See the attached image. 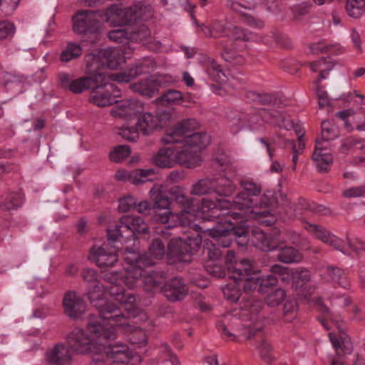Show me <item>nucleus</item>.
Listing matches in <instances>:
<instances>
[{
	"label": "nucleus",
	"mask_w": 365,
	"mask_h": 365,
	"mask_svg": "<svg viewBox=\"0 0 365 365\" xmlns=\"http://www.w3.org/2000/svg\"><path fill=\"white\" fill-rule=\"evenodd\" d=\"M124 270L125 273L122 281L128 289H133L137 284V254L135 246L125 247Z\"/></svg>",
	"instance_id": "nucleus-21"
},
{
	"label": "nucleus",
	"mask_w": 365,
	"mask_h": 365,
	"mask_svg": "<svg viewBox=\"0 0 365 365\" xmlns=\"http://www.w3.org/2000/svg\"><path fill=\"white\" fill-rule=\"evenodd\" d=\"M106 80L92 91L90 101L101 107L108 106L118 103L117 98L120 96V89L115 83Z\"/></svg>",
	"instance_id": "nucleus-20"
},
{
	"label": "nucleus",
	"mask_w": 365,
	"mask_h": 365,
	"mask_svg": "<svg viewBox=\"0 0 365 365\" xmlns=\"http://www.w3.org/2000/svg\"><path fill=\"white\" fill-rule=\"evenodd\" d=\"M182 179V175L177 170L172 171L166 179L165 184L155 185L150 190L151 198L155 207L158 209L155 216V220L162 225L160 232L166 237L170 235L167 230L178 227V225H191L194 217L207 218L209 216L215 217L219 211L216 202L207 199L200 201L185 195L182 189L177 185L169 187L170 184L178 182Z\"/></svg>",
	"instance_id": "nucleus-2"
},
{
	"label": "nucleus",
	"mask_w": 365,
	"mask_h": 365,
	"mask_svg": "<svg viewBox=\"0 0 365 365\" xmlns=\"http://www.w3.org/2000/svg\"><path fill=\"white\" fill-rule=\"evenodd\" d=\"M304 227L316 238L324 243L332 246L344 255L351 256L353 254L358 255L360 251H365V242L358 238L352 240L347 236L346 240L348 244L346 245L341 239L332 235L322 226L306 222Z\"/></svg>",
	"instance_id": "nucleus-12"
},
{
	"label": "nucleus",
	"mask_w": 365,
	"mask_h": 365,
	"mask_svg": "<svg viewBox=\"0 0 365 365\" xmlns=\"http://www.w3.org/2000/svg\"><path fill=\"white\" fill-rule=\"evenodd\" d=\"M310 278L311 274L309 270L302 268H297L292 273L293 287H294L296 289H298L299 287H303L308 284Z\"/></svg>",
	"instance_id": "nucleus-46"
},
{
	"label": "nucleus",
	"mask_w": 365,
	"mask_h": 365,
	"mask_svg": "<svg viewBox=\"0 0 365 365\" xmlns=\"http://www.w3.org/2000/svg\"><path fill=\"white\" fill-rule=\"evenodd\" d=\"M100 11L79 10L72 18L73 30L77 34H98L102 29Z\"/></svg>",
	"instance_id": "nucleus-17"
},
{
	"label": "nucleus",
	"mask_w": 365,
	"mask_h": 365,
	"mask_svg": "<svg viewBox=\"0 0 365 365\" xmlns=\"http://www.w3.org/2000/svg\"><path fill=\"white\" fill-rule=\"evenodd\" d=\"M297 304L293 300L287 301L283 307V316L284 321L290 322L295 317Z\"/></svg>",
	"instance_id": "nucleus-59"
},
{
	"label": "nucleus",
	"mask_w": 365,
	"mask_h": 365,
	"mask_svg": "<svg viewBox=\"0 0 365 365\" xmlns=\"http://www.w3.org/2000/svg\"><path fill=\"white\" fill-rule=\"evenodd\" d=\"M165 297L170 302L183 299L188 293V287L180 277H173L163 287Z\"/></svg>",
	"instance_id": "nucleus-27"
},
{
	"label": "nucleus",
	"mask_w": 365,
	"mask_h": 365,
	"mask_svg": "<svg viewBox=\"0 0 365 365\" xmlns=\"http://www.w3.org/2000/svg\"><path fill=\"white\" fill-rule=\"evenodd\" d=\"M81 277L83 280L88 283V285L94 284L98 281V275L97 272L93 269L86 268L81 272Z\"/></svg>",
	"instance_id": "nucleus-63"
},
{
	"label": "nucleus",
	"mask_w": 365,
	"mask_h": 365,
	"mask_svg": "<svg viewBox=\"0 0 365 365\" xmlns=\"http://www.w3.org/2000/svg\"><path fill=\"white\" fill-rule=\"evenodd\" d=\"M271 272L265 277H262L259 272L252 264V269L245 274L247 278L242 284L245 292L257 289L258 292H267L277 284L279 279L285 280L289 275L287 268L279 264L272 266Z\"/></svg>",
	"instance_id": "nucleus-13"
},
{
	"label": "nucleus",
	"mask_w": 365,
	"mask_h": 365,
	"mask_svg": "<svg viewBox=\"0 0 365 365\" xmlns=\"http://www.w3.org/2000/svg\"><path fill=\"white\" fill-rule=\"evenodd\" d=\"M20 0H0V10L6 16L11 15L16 9Z\"/></svg>",
	"instance_id": "nucleus-62"
},
{
	"label": "nucleus",
	"mask_w": 365,
	"mask_h": 365,
	"mask_svg": "<svg viewBox=\"0 0 365 365\" xmlns=\"http://www.w3.org/2000/svg\"><path fill=\"white\" fill-rule=\"evenodd\" d=\"M252 235L255 239V246L262 251L268 252L278 249L277 258L282 262L289 264L298 262L302 259V255L297 249L281 245L282 233L277 229L273 230L272 233L255 229L252 231Z\"/></svg>",
	"instance_id": "nucleus-10"
},
{
	"label": "nucleus",
	"mask_w": 365,
	"mask_h": 365,
	"mask_svg": "<svg viewBox=\"0 0 365 365\" xmlns=\"http://www.w3.org/2000/svg\"><path fill=\"white\" fill-rule=\"evenodd\" d=\"M45 359L51 365H70L73 354L68 346L59 343L47 349Z\"/></svg>",
	"instance_id": "nucleus-25"
},
{
	"label": "nucleus",
	"mask_w": 365,
	"mask_h": 365,
	"mask_svg": "<svg viewBox=\"0 0 365 365\" xmlns=\"http://www.w3.org/2000/svg\"><path fill=\"white\" fill-rule=\"evenodd\" d=\"M136 35L135 29H114L108 33V38L114 42L123 43L133 38Z\"/></svg>",
	"instance_id": "nucleus-41"
},
{
	"label": "nucleus",
	"mask_w": 365,
	"mask_h": 365,
	"mask_svg": "<svg viewBox=\"0 0 365 365\" xmlns=\"http://www.w3.org/2000/svg\"><path fill=\"white\" fill-rule=\"evenodd\" d=\"M312 160L319 172H327L333 163V157L323 142L317 140Z\"/></svg>",
	"instance_id": "nucleus-28"
},
{
	"label": "nucleus",
	"mask_w": 365,
	"mask_h": 365,
	"mask_svg": "<svg viewBox=\"0 0 365 365\" xmlns=\"http://www.w3.org/2000/svg\"><path fill=\"white\" fill-rule=\"evenodd\" d=\"M136 205V199L133 196L128 195L120 199L118 209L121 212H129L134 210Z\"/></svg>",
	"instance_id": "nucleus-57"
},
{
	"label": "nucleus",
	"mask_w": 365,
	"mask_h": 365,
	"mask_svg": "<svg viewBox=\"0 0 365 365\" xmlns=\"http://www.w3.org/2000/svg\"><path fill=\"white\" fill-rule=\"evenodd\" d=\"M286 293L282 289H277L269 293L264 298L265 303L271 307L279 305L285 299Z\"/></svg>",
	"instance_id": "nucleus-51"
},
{
	"label": "nucleus",
	"mask_w": 365,
	"mask_h": 365,
	"mask_svg": "<svg viewBox=\"0 0 365 365\" xmlns=\"http://www.w3.org/2000/svg\"><path fill=\"white\" fill-rule=\"evenodd\" d=\"M86 73L91 76L96 83H101L106 80L122 81L117 74L103 71L106 63L102 59L98 51L89 53L85 57Z\"/></svg>",
	"instance_id": "nucleus-18"
},
{
	"label": "nucleus",
	"mask_w": 365,
	"mask_h": 365,
	"mask_svg": "<svg viewBox=\"0 0 365 365\" xmlns=\"http://www.w3.org/2000/svg\"><path fill=\"white\" fill-rule=\"evenodd\" d=\"M225 263L228 277L230 279L242 278L247 274V272L252 269L253 263L247 259L239 262L235 260L234 251L228 250L225 256Z\"/></svg>",
	"instance_id": "nucleus-24"
},
{
	"label": "nucleus",
	"mask_w": 365,
	"mask_h": 365,
	"mask_svg": "<svg viewBox=\"0 0 365 365\" xmlns=\"http://www.w3.org/2000/svg\"><path fill=\"white\" fill-rule=\"evenodd\" d=\"M138 321H144L140 325L138 324V349L144 346L148 341V331L151 330L153 325L147 314L138 309Z\"/></svg>",
	"instance_id": "nucleus-38"
},
{
	"label": "nucleus",
	"mask_w": 365,
	"mask_h": 365,
	"mask_svg": "<svg viewBox=\"0 0 365 365\" xmlns=\"http://www.w3.org/2000/svg\"><path fill=\"white\" fill-rule=\"evenodd\" d=\"M154 11L150 5H141L138 3V43H140L148 49L157 51L160 43L152 36L148 25L140 24L139 21H147L153 17Z\"/></svg>",
	"instance_id": "nucleus-19"
},
{
	"label": "nucleus",
	"mask_w": 365,
	"mask_h": 365,
	"mask_svg": "<svg viewBox=\"0 0 365 365\" xmlns=\"http://www.w3.org/2000/svg\"><path fill=\"white\" fill-rule=\"evenodd\" d=\"M93 80L89 76H84L73 80L68 88L72 93H81L88 89Z\"/></svg>",
	"instance_id": "nucleus-49"
},
{
	"label": "nucleus",
	"mask_w": 365,
	"mask_h": 365,
	"mask_svg": "<svg viewBox=\"0 0 365 365\" xmlns=\"http://www.w3.org/2000/svg\"><path fill=\"white\" fill-rule=\"evenodd\" d=\"M322 278L327 282H332L344 289L350 286L346 273L344 269L334 266H327L324 272L321 274Z\"/></svg>",
	"instance_id": "nucleus-33"
},
{
	"label": "nucleus",
	"mask_w": 365,
	"mask_h": 365,
	"mask_svg": "<svg viewBox=\"0 0 365 365\" xmlns=\"http://www.w3.org/2000/svg\"><path fill=\"white\" fill-rule=\"evenodd\" d=\"M322 138L323 141H329L334 139L338 135L337 129L331 125L328 120L322 123Z\"/></svg>",
	"instance_id": "nucleus-54"
},
{
	"label": "nucleus",
	"mask_w": 365,
	"mask_h": 365,
	"mask_svg": "<svg viewBox=\"0 0 365 365\" xmlns=\"http://www.w3.org/2000/svg\"><path fill=\"white\" fill-rule=\"evenodd\" d=\"M130 153L131 150L128 145H118L110 150L109 157L112 162L120 163L128 157Z\"/></svg>",
	"instance_id": "nucleus-45"
},
{
	"label": "nucleus",
	"mask_w": 365,
	"mask_h": 365,
	"mask_svg": "<svg viewBox=\"0 0 365 365\" xmlns=\"http://www.w3.org/2000/svg\"><path fill=\"white\" fill-rule=\"evenodd\" d=\"M170 118V114L167 112H163L160 115L156 116L150 113L138 115V130L145 135H149L153 130L165 126Z\"/></svg>",
	"instance_id": "nucleus-23"
},
{
	"label": "nucleus",
	"mask_w": 365,
	"mask_h": 365,
	"mask_svg": "<svg viewBox=\"0 0 365 365\" xmlns=\"http://www.w3.org/2000/svg\"><path fill=\"white\" fill-rule=\"evenodd\" d=\"M312 4L310 1H304L294 4L291 7V11L294 20H299L302 16L309 14Z\"/></svg>",
	"instance_id": "nucleus-53"
},
{
	"label": "nucleus",
	"mask_w": 365,
	"mask_h": 365,
	"mask_svg": "<svg viewBox=\"0 0 365 365\" xmlns=\"http://www.w3.org/2000/svg\"><path fill=\"white\" fill-rule=\"evenodd\" d=\"M346 10L354 18H359L365 11V0H347Z\"/></svg>",
	"instance_id": "nucleus-48"
},
{
	"label": "nucleus",
	"mask_w": 365,
	"mask_h": 365,
	"mask_svg": "<svg viewBox=\"0 0 365 365\" xmlns=\"http://www.w3.org/2000/svg\"><path fill=\"white\" fill-rule=\"evenodd\" d=\"M262 307L263 302L261 300L253 297H243L242 301L239 304V308L242 312L241 316L247 317V319H243L245 324H242L240 334L245 336L247 339H260L258 349L263 358L268 359L271 356L272 348L263 338L264 316L259 313Z\"/></svg>",
	"instance_id": "nucleus-8"
},
{
	"label": "nucleus",
	"mask_w": 365,
	"mask_h": 365,
	"mask_svg": "<svg viewBox=\"0 0 365 365\" xmlns=\"http://www.w3.org/2000/svg\"><path fill=\"white\" fill-rule=\"evenodd\" d=\"M287 241H289L302 249H308V242L299 233L293 230H286L284 234Z\"/></svg>",
	"instance_id": "nucleus-52"
},
{
	"label": "nucleus",
	"mask_w": 365,
	"mask_h": 365,
	"mask_svg": "<svg viewBox=\"0 0 365 365\" xmlns=\"http://www.w3.org/2000/svg\"><path fill=\"white\" fill-rule=\"evenodd\" d=\"M262 41L264 43H275L284 48L290 46V41L287 35L280 32H272L270 36L264 37Z\"/></svg>",
	"instance_id": "nucleus-47"
},
{
	"label": "nucleus",
	"mask_w": 365,
	"mask_h": 365,
	"mask_svg": "<svg viewBox=\"0 0 365 365\" xmlns=\"http://www.w3.org/2000/svg\"><path fill=\"white\" fill-rule=\"evenodd\" d=\"M137 113V101L135 99L121 101L110 110V114L115 118L130 120Z\"/></svg>",
	"instance_id": "nucleus-32"
},
{
	"label": "nucleus",
	"mask_w": 365,
	"mask_h": 365,
	"mask_svg": "<svg viewBox=\"0 0 365 365\" xmlns=\"http://www.w3.org/2000/svg\"><path fill=\"white\" fill-rule=\"evenodd\" d=\"M345 197H365V185L352 187L343 192Z\"/></svg>",
	"instance_id": "nucleus-64"
},
{
	"label": "nucleus",
	"mask_w": 365,
	"mask_h": 365,
	"mask_svg": "<svg viewBox=\"0 0 365 365\" xmlns=\"http://www.w3.org/2000/svg\"><path fill=\"white\" fill-rule=\"evenodd\" d=\"M16 31L13 23L8 21H0V40L11 37Z\"/></svg>",
	"instance_id": "nucleus-58"
},
{
	"label": "nucleus",
	"mask_w": 365,
	"mask_h": 365,
	"mask_svg": "<svg viewBox=\"0 0 365 365\" xmlns=\"http://www.w3.org/2000/svg\"><path fill=\"white\" fill-rule=\"evenodd\" d=\"M192 18L195 26L199 27L206 36L212 38L227 36L233 38L235 41L242 40L243 41H253L255 38V35L253 33L227 21H215L209 26L204 24H200L193 16Z\"/></svg>",
	"instance_id": "nucleus-14"
},
{
	"label": "nucleus",
	"mask_w": 365,
	"mask_h": 365,
	"mask_svg": "<svg viewBox=\"0 0 365 365\" xmlns=\"http://www.w3.org/2000/svg\"><path fill=\"white\" fill-rule=\"evenodd\" d=\"M319 320L322 325L327 330L335 327L337 332L331 331L329 333V338L333 347L336 349L338 354H349L352 349V345L350 339L344 332L341 322L333 319L328 310L323 317H320Z\"/></svg>",
	"instance_id": "nucleus-15"
},
{
	"label": "nucleus",
	"mask_w": 365,
	"mask_h": 365,
	"mask_svg": "<svg viewBox=\"0 0 365 365\" xmlns=\"http://www.w3.org/2000/svg\"><path fill=\"white\" fill-rule=\"evenodd\" d=\"M229 125L233 133H238L242 128H247L254 131L263 130L265 123H269L288 131L293 128L298 136V149L294 140L286 138L284 134L279 133L275 137L262 138L259 141L264 145L267 152L272 160L275 155L277 148L290 150L292 153V170H294L299 153L304 148L305 144L302 140L303 133L300 134L298 126H294L293 122L282 111L274 109L267 110L261 108L257 110L250 108L249 111H236L229 115Z\"/></svg>",
	"instance_id": "nucleus-3"
},
{
	"label": "nucleus",
	"mask_w": 365,
	"mask_h": 365,
	"mask_svg": "<svg viewBox=\"0 0 365 365\" xmlns=\"http://www.w3.org/2000/svg\"><path fill=\"white\" fill-rule=\"evenodd\" d=\"M137 123L134 126L128 127L123 126L120 129L118 134L125 140L134 142L137 138Z\"/></svg>",
	"instance_id": "nucleus-61"
},
{
	"label": "nucleus",
	"mask_w": 365,
	"mask_h": 365,
	"mask_svg": "<svg viewBox=\"0 0 365 365\" xmlns=\"http://www.w3.org/2000/svg\"><path fill=\"white\" fill-rule=\"evenodd\" d=\"M309 48L313 53H324L336 56L344 52V48L339 43H329L325 41L313 43L310 46Z\"/></svg>",
	"instance_id": "nucleus-37"
},
{
	"label": "nucleus",
	"mask_w": 365,
	"mask_h": 365,
	"mask_svg": "<svg viewBox=\"0 0 365 365\" xmlns=\"http://www.w3.org/2000/svg\"><path fill=\"white\" fill-rule=\"evenodd\" d=\"M213 163L225 173L198 180L192 186L191 195L215 194L216 197H229L235 192L237 185L232 173L235 171V167L231 158L222 152L215 157ZM240 186L243 190L236 195L233 202L218 197L215 200L206 198L216 202L219 209L215 214L217 216L203 218L200 215L199 220L192 217H190L191 225L187 223L185 225H178L183 236L170 240L168 244L169 255L180 262H190L192 256L201 249L202 231L210 227L205 224L212 223V226H217L218 218L222 219L221 225L224 227L227 226L225 219L229 218L237 225L249 224L251 219H255L267 226L272 225L276 220L274 215L277 204L274 192L268 190L259 195L261 185L251 179L241 180Z\"/></svg>",
	"instance_id": "nucleus-1"
},
{
	"label": "nucleus",
	"mask_w": 365,
	"mask_h": 365,
	"mask_svg": "<svg viewBox=\"0 0 365 365\" xmlns=\"http://www.w3.org/2000/svg\"><path fill=\"white\" fill-rule=\"evenodd\" d=\"M217 221V226H212L207 227V230H203L201 234L207 235L211 237V240L205 239L202 248L204 255H206L209 260L206 262L205 269L207 272L217 278L224 277L227 272L226 269L219 263L217 262L221 259L223 255L222 250H220V246L225 248L229 247L233 240H240L237 242L241 245H246L250 237V224L237 225L232 222L230 218L225 219L227 226L224 227L222 224V219Z\"/></svg>",
	"instance_id": "nucleus-5"
},
{
	"label": "nucleus",
	"mask_w": 365,
	"mask_h": 365,
	"mask_svg": "<svg viewBox=\"0 0 365 365\" xmlns=\"http://www.w3.org/2000/svg\"><path fill=\"white\" fill-rule=\"evenodd\" d=\"M66 314L72 319H78L86 312V304L75 292L66 293L63 299Z\"/></svg>",
	"instance_id": "nucleus-26"
},
{
	"label": "nucleus",
	"mask_w": 365,
	"mask_h": 365,
	"mask_svg": "<svg viewBox=\"0 0 365 365\" xmlns=\"http://www.w3.org/2000/svg\"><path fill=\"white\" fill-rule=\"evenodd\" d=\"M111 284L107 288L109 294L113 299L117 301V304L120 309H123L126 312L125 314L126 322L129 324L122 327L128 331H132L135 327L131 324L130 318H135L137 316V306L135 296L130 292H125L124 289L113 282L110 281Z\"/></svg>",
	"instance_id": "nucleus-16"
},
{
	"label": "nucleus",
	"mask_w": 365,
	"mask_h": 365,
	"mask_svg": "<svg viewBox=\"0 0 365 365\" xmlns=\"http://www.w3.org/2000/svg\"><path fill=\"white\" fill-rule=\"evenodd\" d=\"M198 61L211 80L217 83H222L227 81L225 73L213 58L206 54H200Z\"/></svg>",
	"instance_id": "nucleus-29"
},
{
	"label": "nucleus",
	"mask_w": 365,
	"mask_h": 365,
	"mask_svg": "<svg viewBox=\"0 0 365 365\" xmlns=\"http://www.w3.org/2000/svg\"><path fill=\"white\" fill-rule=\"evenodd\" d=\"M222 52L221 55L222 58L227 61L235 65H241L244 63L245 58L242 55L240 54L238 51L233 50L232 46L229 47L225 45H221Z\"/></svg>",
	"instance_id": "nucleus-44"
},
{
	"label": "nucleus",
	"mask_w": 365,
	"mask_h": 365,
	"mask_svg": "<svg viewBox=\"0 0 365 365\" xmlns=\"http://www.w3.org/2000/svg\"><path fill=\"white\" fill-rule=\"evenodd\" d=\"M297 208L289 211V217H302L305 212H311L319 215H327L329 210L322 205L317 204L314 202H310L304 198H299L297 201Z\"/></svg>",
	"instance_id": "nucleus-31"
},
{
	"label": "nucleus",
	"mask_w": 365,
	"mask_h": 365,
	"mask_svg": "<svg viewBox=\"0 0 365 365\" xmlns=\"http://www.w3.org/2000/svg\"><path fill=\"white\" fill-rule=\"evenodd\" d=\"M309 67L312 71L319 72L321 79H325L328 74L327 71L331 69L332 66L330 62H327L324 58H322L310 63Z\"/></svg>",
	"instance_id": "nucleus-50"
},
{
	"label": "nucleus",
	"mask_w": 365,
	"mask_h": 365,
	"mask_svg": "<svg viewBox=\"0 0 365 365\" xmlns=\"http://www.w3.org/2000/svg\"><path fill=\"white\" fill-rule=\"evenodd\" d=\"M258 1L268 4L269 1L274 2V0H251L247 1L246 4L240 3L237 1H230L228 3V6L233 11L239 14L241 21L253 27L261 28L263 26V22L255 19L252 16L245 12L246 10H251L254 9L257 4Z\"/></svg>",
	"instance_id": "nucleus-22"
},
{
	"label": "nucleus",
	"mask_w": 365,
	"mask_h": 365,
	"mask_svg": "<svg viewBox=\"0 0 365 365\" xmlns=\"http://www.w3.org/2000/svg\"><path fill=\"white\" fill-rule=\"evenodd\" d=\"M25 202V195L21 190L11 192L2 197L0 209L5 212H11L19 209Z\"/></svg>",
	"instance_id": "nucleus-34"
},
{
	"label": "nucleus",
	"mask_w": 365,
	"mask_h": 365,
	"mask_svg": "<svg viewBox=\"0 0 365 365\" xmlns=\"http://www.w3.org/2000/svg\"><path fill=\"white\" fill-rule=\"evenodd\" d=\"M106 68L116 69L123 62L121 51L117 48H107L99 50Z\"/></svg>",
	"instance_id": "nucleus-35"
},
{
	"label": "nucleus",
	"mask_w": 365,
	"mask_h": 365,
	"mask_svg": "<svg viewBox=\"0 0 365 365\" xmlns=\"http://www.w3.org/2000/svg\"><path fill=\"white\" fill-rule=\"evenodd\" d=\"M257 102L262 105L270 104L279 108H281L282 106L284 105L282 100L277 98L275 95L268 93H259V98Z\"/></svg>",
	"instance_id": "nucleus-56"
},
{
	"label": "nucleus",
	"mask_w": 365,
	"mask_h": 365,
	"mask_svg": "<svg viewBox=\"0 0 365 365\" xmlns=\"http://www.w3.org/2000/svg\"><path fill=\"white\" fill-rule=\"evenodd\" d=\"M137 218L132 215L121 217L120 225L114 230H109L107 242L102 246H94L91 249L89 258L101 268L112 267L118 261V249L112 243L120 238H125V242L136 240Z\"/></svg>",
	"instance_id": "nucleus-7"
},
{
	"label": "nucleus",
	"mask_w": 365,
	"mask_h": 365,
	"mask_svg": "<svg viewBox=\"0 0 365 365\" xmlns=\"http://www.w3.org/2000/svg\"><path fill=\"white\" fill-rule=\"evenodd\" d=\"M87 292L91 303L99 312L100 315L94 317L95 318H100L102 320L111 322L115 326L124 327L129 324L126 322L124 313L116 303L103 299L105 289L99 282L88 285Z\"/></svg>",
	"instance_id": "nucleus-11"
},
{
	"label": "nucleus",
	"mask_w": 365,
	"mask_h": 365,
	"mask_svg": "<svg viewBox=\"0 0 365 365\" xmlns=\"http://www.w3.org/2000/svg\"><path fill=\"white\" fill-rule=\"evenodd\" d=\"M105 353L113 362L118 364L126 363L133 356L129 347L121 343L108 344L107 347H105Z\"/></svg>",
	"instance_id": "nucleus-30"
},
{
	"label": "nucleus",
	"mask_w": 365,
	"mask_h": 365,
	"mask_svg": "<svg viewBox=\"0 0 365 365\" xmlns=\"http://www.w3.org/2000/svg\"><path fill=\"white\" fill-rule=\"evenodd\" d=\"M247 276L239 279H232V281L228 283L223 289L222 292L225 298L232 303L237 302L241 294L242 281L245 282Z\"/></svg>",
	"instance_id": "nucleus-36"
},
{
	"label": "nucleus",
	"mask_w": 365,
	"mask_h": 365,
	"mask_svg": "<svg viewBox=\"0 0 365 365\" xmlns=\"http://www.w3.org/2000/svg\"><path fill=\"white\" fill-rule=\"evenodd\" d=\"M100 11L103 14V16L101 17L110 26H122V8L112 5L107 9Z\"/></svg>",
	"instance_id": "nucleus-39"
},
{
	"label": "nucleus",
	"mask_w": 365,
	"mask_h": 365,
	"mask_svg": "<svg viewBox=\"0 0 365 365\" xmlns=\"http://www.w3.org/2000/svg\"><path fill=\"white\" fill-rule=\"evenodd\" d=\"M82 47L73 42H68L60 53L61 62H68L78 58L82 54Z\"/></svg>",
	"instance_id": "nucleus-42"
},
{
	"label": "nucleus",
	"mask_w": 365,
	"mask_h": 365,
	"mask_svg": "<svg viewBox=\"0 0 365 365\" xmlns=\"http://www.w3.org/2000/svg\"><path fill=\"white\" fill-rule=\"evenodd\" d=\"M164 243L160 239H154L149 247L148 252L143 258L138 251V281L140 279L144 284L146 291H151L154 288H160L165 279V274L162 271H148L141 269L140 264H154L155 260L160 259L165 255Z\"/></svg>",
	"instance_id": "nucleus-9"
},
{
	"label": "nucleus",
	"mask_w": 365,
	"mask_h": 365,
	"mask_svg": "<svg viewBox=\"0 0 365 365\" xmlns=\"http://www.w3.org/2000/svg\"><path fill=\"white\" fill-rule=\"evenodd\" d=\"M115 178L118 181H129L134 185L137 184V172L135 170L119 169L116 171Z\"/></svg>",
	"instance_id": "nucleus-55"
},
{
	"label": "nucleus",
	"mask_w": 365,
	"mask_h": 365,
	"mask_svg": "<svg viewBox=\"0 0 365 365\" xmlns=\"http://www.w3.org/2000/svg\"><path fill=\"white\" fill-rule=\"evenodd\" d=\"M137 20V12L135 8H122V26L128 25Z\"/></svg>",
	"instance_id": "nucleus-60"
},
{
	"label": "nucleus",
	"mask_w": 365,
	"mask_h": 365,
	"mask_svg": "<svg viewBox=\"0 0 365 365\" xmlns=\"http://www.w3.org/2000/svg\"><path fill=\"white\" fill-rule=\"evenodd\" d=\"M198 126L195 119H185L168 128L162 141L172 145L159 150L155 156V164L161 168H171L175 163L187 168L198 165L200 150L210 141L207 133L194 132Z\"/></svg>",
	"instance_id": "nucleus-4"
},
{
	"label": "nucleus",
	"mask_w": 365,
	"mask_h": 365,
	"mask_svg": "<svg viewBox=\"0 0 365 365\" xmlns=\"http://www.w3.org/2000/svg\"><path fill=\"white\" fill-rule=\"evenodd\" d=\"M182 98V94L180 91L169 89L157 99V103L162 106H170L179 103Z\"/></svg>",
	"instance_id": "nucleus-43"
},
{
	"label": "nucleus",
	"mask_w": 365,
	"mask_h": 365,
	"mask_svg": "<svg viewBox=\"0 0 365 365\" xmlns=\"http://www.w3.org/2000/svg\"><path fill=\"white\" fill-rule=\"evenodd\" d=\"M160 83V80L153 78L141 80L138 82V93L153 97L158 93Z\"/></svg>",
	"instance_id": "nucleus-40"
},
{
	"label": "nucleus",
	"mask_w": 365,
	"mask_h": 365,
	"mask_svg": "<svg viewBox=\"0 0 365 365\" xmlns=\"http://www.w3.org/2000/svg\"><path fill=\"white\" fill-rule=\"evenodd\" d=\"M119 326L111 322L90 316L87 329L74 328L66 337V341L72 351L77 354H87L100 351V346L117 337Z\"/></svg>",
	"instance_id": "nucleus-6"
}]
</instances>
